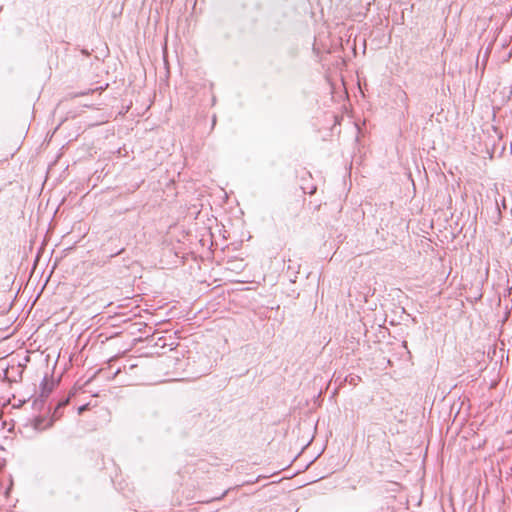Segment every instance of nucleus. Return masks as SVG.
<instances>
[{"mask_svg": "<svg viewBox=\"0 0 512 512\" xmlns=\"http://www.w3.org/2000/svg\"><path fill=\"white\" fill-rule=\"evenodd\" d=\"M258 492V496L267 500L276 498L279 494L282 493V490L278 486V482L273 481L269 484L263 485L260 489H258Z\"/></svg>", "mask_w": 512, "mask_h": 512, "instance_id": "nucleus-1", "label": "nucleus"}, {"mask_svg": "<svg viewBox=\"0 0 512 512\" xmlns=\"http://www.w3.org/2000/svg\"><path fill=\"white\" fill-rule=\"evenodd\" d=\"M55 387V383L53 380H49L47 377H45L41 383V393L40 397L42 398V401H45V399L50 395V393L53 391Z\"/></svg>", "mask_w": 512, "mask_h": 512, "instance_id": "nucleus-2", "label": "nucleus"}, {"mask_svg": "<svg viewBox=\"0 0 512 512\" xmlns=\"http://www.w3.org/2000/svg\"><path fill=\"white\" fill-rule=\"evenodd\" d=\"M53 425V419H50L49 421H46L44 417H37L34 420V428L37 430H44L46 428H49Z\"/></svg>", "mask_w": 512, "mask_h": 512, "instance_id": "nucleus-3", "label": "nucleus"}, {"mask_svg": "<svg viewBox=\"0 0 512 512\" xmlns=\"http://www.w3.org/2000/svg\"><path fill=\"white\" fill-rule=\"evenodd\" d=\"M272 470H273V471L271 472V474H268V473H265V474H258V482H259V481H260V479H262V478H263V479H267V478H269L270 476H274V475L278 474L279 472H281V471L283 470V467H282V465H281V464H279V463H278V464H276V465H274V466H273Z\"/></svg>", "mask_w": 512, "mask_h": 512, "instance_id": "nucleus-4", "label": "nucleus"}, {"mask_svg": "<svg viewBox=\"0 0 512 512\" xmlns=\"http://www.w3.org/2000/svg\"><path fill=\"white\" fill-rule=\"evenodd\" d=\"M69 400H70L69 397H67L66 399L59 401L57 404V409H62L64 407H66L69 403Z\"/></svg>", "mask_w": 512, "mask_h": 512, "instance_id": "nucleus-5", "label": "nucleus"}, {"mask_svg": "<svg viewBox=\"0 0 512 512\" xmlns=\"http://www.w3.org/2000/svg\"><path fill=\"white\" fill-rule=\"evenodd\" d=\"M60 409H57V406L54 409L53 415L51 419H53V422L60 417Z\"/></svg>", "mask_w": 512, "mask_h": 512, "instance_id": "nucleus-6", "label": "nucleus"}, {"mask_svg": "<svg viewBox=\"0 0 512 512\" xmlns=\"http://www.w3.org/2000/svg\"><path fill=\"white\" fill-rule=\"evenodd\" d=\"M123 251H124V249L122 248V249H120L118 252H116V253H114V254H111V255H110V257L112 258V257H114V256H116V255H119V254H121Z\"/></svg>", "mask_w": 512, "mask_h": 512, "instance_id": "nucleus-7", "label": "nucleus"}, {"mask_svg": "<svg viewBox=\"0 0 512 512\" xmlns=\"http://www.w3.org/2000/svg\"><path fill=\"white\" fill-rule=\"evenodd\" d=\"M216 124V116H213V119H212V126H214Z\"/></svg>", "mask_w": 512, "mask_h": 512, "instance_id": "nucleus-8", "label": "nucleus"}, {"mask_svg": "<svg viewBox=\"0 0 512 512\" xmlns=\"http://www.w3.org/2000/svg\"><path fill=\"white\" fill-rule=\"evenodd\" d=\"M84 409H85V406L80 407L79 412L84 411Z\"/></svg>", "mask_w": 512, "mask_h": 512, "instance_id": "nucleus-9", "label": "nucleus"}]
</instances>
